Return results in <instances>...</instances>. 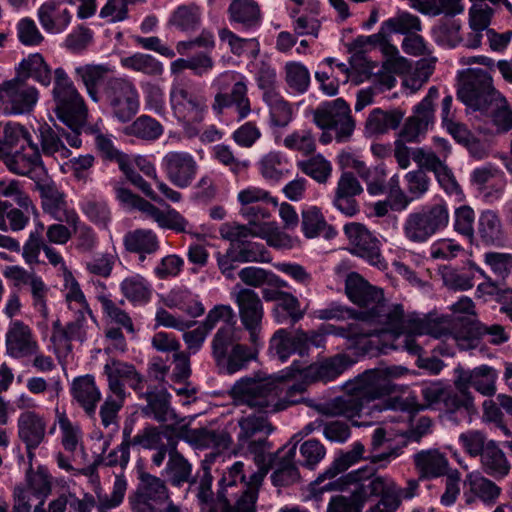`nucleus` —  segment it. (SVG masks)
I'll list each match as a JSON object with an SVG mask.
<instances>
[{
	"label": "nucleus",
	"mask_w": 512,
	"mask_h": 512,
	"mask_svg": "<svg viewBox=\"0 0 512 512\" xmlns=\"http://www.w3.org/2000/svg\"><path fill=\"white\" fill-rule=\"evenodd\" d=\"M232 296L240 322L249 333L250 345L239 343L234 324H225L216 331L211 341V354L218 372L224 375L246 369L250 362L257 360L262 345L260 332L264 307L258 293L236 285Z\"/></svg>",
	"instance_id": "1"
},
{
	"label": "nucleus",
	"mask_w": 512,
	"mask_h": 512,
	"mask_svg": "<svg viewBox=\"0 0 512 512\" xmlns=\"http://www.w3.org/2000/svg\"><path fill=\"white\" fill-rule=\"evenodd\" d=\"M345 292L354 304L365 309L356 313V316L361 320H367L372 328H381L379 333L382 336L389 334L392 337L405 329L418 333H431L435 336H440L443 332L442 326L431 320V315L405 316L402 305L387 304L382 289L369 284L357 273L347 276Z\"/></svg>",
	"instance_id": "2"
},
{
	"label": "nucleus",
	"mask_w": 512,
	"mask_h": 512,
	"mask_svg": "<svg viewBox=\"0 0 512 512\" xmlns=\"http://www.w3.org/2000/svg\"><path fill=\"white\" fill-rule=\"evenodd\" d=\"M407 369L401 366L369 369L356 377L352 393L336 397L320 408V413L328 417L353 419L372 411L381 412L383 407L372 404L376 399L390 395L394 391L391 380L401 376Z\"/></svg>",
	"instance_id": "3"
},
{
	"label": "nucleus",
	"mask_w": 512,
	"mask_h": 512,
	"mask_svg": "<svg viewBox=\"0 0 512 512\" xmlns=\"http://www.w3.org/2000/svg\"><path fill=\"white\" fill-rule=\"evenodd\" d=\"M244 464L235 462L218 483L216 503L208 512H256L257 491L249 489Z\"/></svg>",
	"instance_id": "4"
},
{
	"label": "nucleus",
	"mask_w": 512,
	"mask_h": 512,
	"mask_svg": "<svg viewBox=\"0 0 512 512\" xmlns=\"http://www.w3.org/2000/svg\"><path fill=\"white\" fill-rule=\"evenodd\" d=\"M170 105L174 116L180 121L190 137L198 134L199 125L207 113V100L190 84L177 82L170 90Z\"/></svg>",
	"instance_id": "5"
},
{
	"label": "nucleus",
	"mask_w": 512,
	"mask_h": 512,
	"mask_svg": "<svg viewBox=\"0 0 512 512\" xmlns=\"http://www.w3.org/2000/svg\"><path fill=\"white\" fill-rule=\"evenodd\" d=\"M449 211L445 203H436L408 214L403 232L412 243H425L449 224Z\"/></svg>",
	"instance_id": "6"
},
{
	"label": "nucleus",
	"mask_w": 512,
	"mask_h": 512,
	"mask_svg": "<svg viewBox=\"0 0 512 512\" xmlns=\"http://www.w3.org/2000/svg\"><path fill=\"white\" fill-rule=\"evenodd\" d=\"M238 425L240 428L237 436L239 453L260 458L273 447L268 437L274 431V427L264 413L243 416L238 420Z\"/></svg>",
	"instance_id": "7"
},
{
	"label": "nucleus",
	"mask_w": 512,
	"mask_h": 512,
	"mask_svg": "<svg viewBox=\"0 0 512 512\" xmlns=\"http://www.w3.org/2000/svg\"><path fill=\"white\" fill-rule=\"evenodd\" d=\"M102 100L121 123L129 122L139 110V95L135 86L123 78H110L102 89Z\"/></svg>",
	"instance_id": "8"
},
{
	"label": "nucleus",
	"mask_w": 512,
	"mask_h": 512,
	"mask_svg": "<svg viewBox=\"0 0 512 512\" xmlns=\"http://www.w3.org/2000/svg\"><path fill=\"white\" fill-rule=\"evenodd\" d=\"M458 99L473 110L485 111L500 98L492 84V78L484 70L471 71L457 91Z\"/></svg>",
	"instance_id": "9"
},
{
	"label": "nucleus",
	"mask_w": 512,
	"mask_h": 512,
	"mask_svg": "<svg viewBox=\"0 0 512 512\" xmlns=\"http://www.w3.org/2000/svg\"><path fill=\"white\" fill-rule=\"evenodd\" d=\"M313 115L318 127L335 131L338 142L348 140L354 131L355 122L350 107L342 98L324 102Z\"/></svg>",
	"instance_id": "10"
},
{
	"label": "nucleus",
	"mask_w": 512,
	"mask_h": 512,
	"mask_svg": "<svg viewBox=\"0 0 512 512\" xmlns=\"http://www.w3.org/2000/svg\"><path fill=\"white\" fill-rule=\"evenodd\" d=\"M292 437L275 452H266L267 466L273 470L270 479L276 487H286L300 479L296 457L297 441Z\"/></svg>",
	"instance_id": "11"
},
{
	"label": "nucleus",
	"mask_w": 512,
	"mask_h": 512,
	"mask_svg": "<svg viewBox=\"0 0 512 512\" xmlns=\"http://www.w3.org/2000/svg\"><path fill=\"white\" fill-rule=\"evenodd\" d=\"M232 394L235 399L251 408L276 410L278 388L270 380L241 379L233 385Z\"/></svg>",
	"instance_id": "12"
},
{
	"label": "nucleus",
	"mask_w": 512,
	"mask_h": 512,
	"mask_svg": "<svg viewBox=\"0 0 512 512\" xmlns=\"http://www.w3.org/2000/svg\"><path fill=\"white\" fill-rule=\"evenodd\" d=\"M431 320L439 323L442 326L443 332L440 336H435L431 333H418L414 331H410L408 329L403 330L402 332L395 333L391 338L392 342L390 345L383 344L380 350L383 353L387 352V349H403L407 351L409 354L417 356L418 357V365L421 368H425L430 370L433 374H438L441 369L443 368V361L438 358H422V352L423 348L421 344L418 342L417 336L422 335H431L434 338H441L442 336H445L448 333V329L445 325V321L439 318H432Z\"/></svg>",
	"instance_id": "13"
},
{
	"label": "nucleus",
	"mask_w": 512,
	"mask_h": 512,
	"mask_svg": "<svg viewBox=\"0 0 512 512\" xmlns=\"http://www.w3.org/2000/svg\"><path fill=\"white\" fill-rule=\"evenodd\" d=\"M0 100L8 114L28 113L38 101V91L18 75L0 87Z\"/></svg>",
	"instance_id": "14"
},
{
	"label": "nucleus",
	"mask_w": 512,
	"mask_h": 512,
	"mask_svg": "<svg viewBox=\"0 0 512 512\" xmlns=\"http://www.w3.org/2000/svg\"><path fill=\"white\" fill-rule=\"evenodd\" d=\"M103 369L107 377L109 390L119 400H125L126 398L125 384L137 393L144 388L145 379L132 364L110 359Z\"/></svg>",
	"instance_id": "15"
},
{
	"label": "nucleus",
	"mask_w": 512,
	"mask_h": 512,
	"mask_svg": "<svg viewBox=\"0 0 512 512\" xmlns=\"http://www.w3.org/2000/svg\"><path fill=\"white\" fill-rule=\"evenodd\" d=\"M344 231L351 245V252L367 260L371 265L383 269L386 267L380 252V242L372 233L360 223H349Z\"/></svg>",
	"instance_id": "16"
},
{
	"label": "nucleus",
	"mask_w": 512,
	"mask_h": 512,
	"mask_svg": "<svg viewBox=\"0 0 512 512\" xmlns=\"http://www.w3.org/2000/svg\"><path fill=\"white\" fill-rule=\"evenodd\" d=\"M353 364L351 358L344 354H338L331 357L319 365H309L294 361L292 365L285 371V374L279 378L285 380L292 378L296 373H303L304 378H311L312 381L322 380L330 381L342 374L347 368Z\"/></svg>",
	"instance_id": "17"
},
{
	"label": "nucleus",
	"mask_w": 512,
	"mask_h": 512,
	"mask_svg": "<svg viewBox=\"0 0 512 512\" xmlns=\"http://www.w3.org/2000/svg\"><path fill=\"white\" fill-rule=\"evenodd\" d=\"M438 89L429 88L427 95L414 107L413 115L407 118L401 132L406 142H416L434 123V101L438 98Z\"/></svg>",
	"instance_id": "18"
},
{
	"label": "nucleus",
	"mask_w": 512,
	"mask_h": 512,
	"mask_svg": "<svg viewBox=\"0 0 512 512\" xmlns=\"http://www.w3.org/2000/svg\"><path fill=\"white\" fill-rule=\"evenodd\" d=\"M35 188L40 193L43 210L55 220L66 222L70 226H75L79 222L77 213L67 209L64 194L58 190L47 174L35 183Z\"/></svg>",
	"instance_id": "19"
},
{
	"label": "nucleus",
	"mask_w": 512,
	"mask_h": 512,
	"mask_svg": "<svg viewBox=\"0 0 512 512\" xmlns=\"http://www.w3.org/2000/svg\"><path fill=\"white\" fill-rule=\"evenodd\" d=\"M162 168L173 185L187 188L195 179L198 166L190 153L171 151L163 157Z\"/></svg>",
	"instance_id": "20"
},
{
	"label": "nucleus",
	"mask_w": 512,
	"mask_h": 512,
	"mask_svg": "<svg viewBox=\"0 0 512 512\" xmlns=\"http://www.w3.org/2000/svg\"><path fill=\"white\" fill-rule=\"evenodd\" d=\"M455 387L469 390L473 387L477 392L485 396H492L496 393L497 371L488 365H481L474 369H455Z\"/></svg>",
	"instance_id": "21"
},
{
	"label": "nucleus",
	"mask_w": 512,
	"mask_h": 512,
	"mask_svg": "<svg viewBox=\"0 0 512 512\" xmlns=\"http://www.w3.org/2000/svg\"><path fill=\"white\" fill-rule=\"evenodd\" d=\"M139 484L135 495L130 499L133 512H143L144 509H150L169 496L168 489L164 480L146 472L139 475Z\"/></svg>",
	"instance_id": "22"
},
{
	"label": "nucleus",
	"mask_w": 512,
	"mask_h": 512,
	"mask_svg": "<svg viewBox=\"0 0 512 512\" xmlns=\"http://www.w3.org/2000/svg\"><path fill=\"white\" fill-rule=\"evenodd\" d=\"M54 77L53 97L56 103L55 111L63 110L65 113H71V110H75L76 113H83L85 102L65 70L57 68L54 71Z\"/></svg>",
	"instance_id": "23"
},
{
	"label": "nucleus",
	"mask_w": 512,
	"mask_h": 512,
	"mask_svg": "<svg viewBox=\"0 0 512 512\" xmlns=\"http://www.w3.org/2000/svg\"><path fill=\"white\" fill-rule=\"evenodd\" d=\"M34 150L31 155H26L21 151L15 153H6L1 156L6 167L13 173L28 176L36 183L41 180L47 172L40 160V154L37 145L29 143Z\"/></svg>",
	"instance_id": "24"
},
{
	"label": "nucleus",
	"mask_w": 512,
	"mask_h": 512,
	"mask_svg": "<svg viewBox=\"0 0 512 512\" xmlns=\"http://www.w3.org/2000/svg\"><path fill=\"white\" fill-rule=\"evenodd\" d=\"M46 426L44 418L33 411H26L19 415L18 436L26 446L29 459L33 458V451L44 441Z\"/></svg>",
	"instance_id": "25"
},
{
	"label": "nucleus",
	"mask_w": 512,
	"mask_h": 512,
	"mask_svg": "<svg viewBox=\"0 0 512 512\" xmlns=\"http://www.w3.org/2000/svg\"><path fill=\"white\" fill-rule=\"evenodd\" d=\"M138 395L147 402L141 407L142 415L159 423L176 419V413L170 406V394L164 388L148 386L146 391L141 390Z\"/></svg>",
	"instance_id": "26"
},
{
	"label": "nucleus",
	"mask_w": 512,
	"mask_h": 512,
	"mask_svg": "<svg viewBox=\"0 0 512 512\" xmlns=\"http://www.w3.org/2000/svg\"><path fill=\"white\" fill-rule=\"evenodd\" d=\"M247 85L243 81L235 82L230 93H217L212 104L213 111L221 115L224 109L235 107L238 120L241 121L251 113V103L247 95Z\"/></svg>",
	"instance_id": "27"
},
{
	"label": "nucleus",
	"mask_w": 512,
	"mask_h": 512,
	"mask_svg": "<svg viewBox=\"0 0 512 512\" xmlns=\"http://www.w3.org/2000/svg\"><path fill=\"white\" fill-rule=\"evenodd\" d=\"M304 340L302 330L292 333L284 328L278 329L269 341V353L281 362H286L292 354L304 357L302 346Z\"/></svg>",
	"instance_id": "28"
},
{
	"label": "nucleus",
	"mask_w": 512,
	"mask_h": 512,
	"mask_svg": "<svg viewBox=\"0 0 512 512\" xmlns=\"http://www.w3.org/2000/svg\"><path fill=\"white\" fill-rule=\"evenodd\" d=\"M110 72L109 66L103 64H85L75 68L76 79L83 83L95 103L102 100V89L110 79Z\"/></svg>",
	"instance_id": "29"
},
{
	"label": "nucleus",
	"mask_w": 512,
	"mask_h": 512,
	"mask_svg": "<svg viewBox=\"0 0 512 512\" xmlns=\"http://www.w3.org/2000/svg\"><path fill=\"white\" fill-rule=\"evenodd\" d=\"M181 436L197 448H214L218 452L229 447L232 442L230 434L224 429H209L206 427L189 429L183 427Z\"/></svg>",
	"instance_id": "30"
},
{
	"label": "nucleus",
	"mask_w": 512,
	"mask_h": 512,
	"mask_svg": "<svg viewBox=\"0 0 512 512\" xmlns=\"http://www.w3.org/2000/svg\"><path fill=\"white\" fill-rule=\"evenodd\" d=\"M6 348L10 356L22 358L35 354L37 343L27 325L21 321H14L6 333Z\"/></svg>",
	"instance_id": "31"
},
{
	"label": "nucleus",
	"mask_w": 512,
	"mask_h": 512,
	"mask_svg": "<svg viewBox=\"0 0 512 512\" xmlns=\"http://www.w3.org/2000/svg\"><path fill=\"white\" fill-rule=\"evenodd\" d=\"M73 400L85 411L89 417H94L98 402L101 400V392L92 375L76 377L71 384Z\"/></svg>",
	"instance_id": "32"
},
{
	"label": "nucleus",
	"mask_w": 512,
	"mask_h": 512,
	"mask_svg": "<svg viewBox=\"0 0 512 512\" xmlns=\"http://www.w3.org/2000/svg\"><path fill=\"white\" fill-rule=\"evenodd\" d=\"M413 461L419 479L438 478L448 473V460L438 449L421 450L414 454Z\"/></svg>",
	"instance_id": "33"
},
{
	"label": "nucleus",
	"mask_w": 512,
	"mask_h": 512,
	"mask_svg": "<svg viewBox=\"0 0 512 512\" xmlns=\"http://www.w3.org/2000/svg\"><path fill=\"white\" fill-rule=\"evenodd\" d=\"M38 19L43 29L52 34L62 33L70 24L71 14L56 1L43 3L38 9Z\"/></svg>",
	"instance_id": "34"
},
{
	"label": "nucleus",
	"mask_w": 512,
	"mask_h": 512,
	"mask_svg": "<svg viewBox=\"0 0 512 512\" xmlns=\"http://www.w3.org/2000/svg\"><path fill=\"white\" fill-rule=\"evenodd\" d=\"M327 335H336L351 340L355 345L365 343L367 338H381V328H372L367 320H361L355 315V320L345 326L325 325Z\"/></svg>",
	"instance_id": "35"
},
{
	"label": "nucleus",
	"mask_w": 512,
	"mask_h": 512,
	"mask_svg": "<svg viewBox=\"0 0 512 512\" xmlns=\"http://www.w3.org/2000/svg\"><path fill=\"white\" fill-rule=\"evenodd\" d=\"M405 112L401 109L384 111L375 108L369 114L365 122V133L368 136L384 134L390 129L395 130L401 124Z\"/></svg>",
	"instance_id": "36"
},
{
	"label": "nucleus",
	"mask_w": 512,
	"mask_h": 512,
	"mask_svg": "<svg viewBox=\"0 0 512 512\" xmlns=\"http://www.w3.org/2000/svg\"><path fill=\"white\" fill-rule=\"evenodd\" d=\"M481 467L484 473L495 480H501L506 477L511 469L505 453L493 440L488 441L486 444V449L481 456Z\"/></svg>",
	"instance_id": "37"
},
{
	"label": "nucleus",
	"mask_w": 512,
	"mask_h": 512,
	"mask_svg": "<svg viewBox=\"0 0 512 512\" xmlns=\"http://www.w3.org/2000/svg\"><path fill=\"white\" fill-rule=\"evenodd\" d=\"M165 475L172 486L180 487L184 483L196 484L192 477V465L172 445L169 450V459L165 468Z\"/></svg>",
	"instance_id": "38"
},
{
	"label": "nucleus",
	"mask_w": 512,
	"mask_h": 512,
	"mask_svg": "<svg viewBox=\"0 0 512 512\" xmlns=\"http://www.w3.org/2000/svg\"><path fill=\"white\" fill-rule=\"evenodd\" d=\"M58 118L70 129V132L61 128V136L64 137L71 147L79 148L82 144L80 134L82 131L89 133V125H86L87 107L84 105L83 113H76L71 110V113H65L63 110L55 111Z\"/></svg>",
	"instance_id": "39"
},
{
	"label": "nucleus",
	"mask_w": 512,
	"mask_h": 512,
	"mask_svg": "<svg viewBox=\"0 0 512 512\" xmlns=\"http://www.w3.org/2000/svg\"><path fill=\"white\" fill-rule=\"evenodd\" d=\"M302 231L307 238H315L324 233L326 238L335 236L334 228L327 224L322 212L316 206L302 210Z\"/></svg>",
	"instance_id": "40"
},
{
	"label": "nucleus",
	"mask_w": 512,
	"mask_h": 512,
	"mask_svg": "<svg viewBox=\"0 0 512 512\" xmlns=\"http://www.w3.org/2000/svg\"><path fill=\"white\" fill-rule=\"evenodd\" d=\"M457 390L447 389L444 394L443 402L440 407L445 413L449 414L450 419L457 413L468 416L474 411L473 397L469 390L456 387Z\"/></svg>",
	"instance_id": "41"
},
{
	"label": "nucleus",
	"mask_w": 512,
	"mask_h": 512,
	"mask_svg": "<svg viewBox=\"0 0 512 512\" xmlns=\"http://www.w3.org/2000/svg\"><path fill=\"white\" fill-rule=\"evenodd\" d=\"M231 22L239 23L244 29L259 25L260 9L252 0H233L228 8Z\"/></svg>",
	"instance_id": "42"
},
{
	"label": "nucleus",
	"mask_w": 512,
	"mask_h": 512,
	"mask_svg": "<svg viewBox=\"0 0 512 512\" xmlns=\"http://www.w3.org/2000/svg\"><path fill=\"white\" fill-rule=\"evenodd\" d=\"M124 247L132 253L152 254L159 248L157 236L151 230L136 229L125 234Z\"/></svg>",
	"instance_id": "43"
},
{
	"label": "nucleus",
	"mask_w": 512,
	"mask_h": 512,
	"mask_svg": "<svg viewBox=\"0 0 512 512\" xmlns=\"http://www.w3.org/2000/svg\"><path fill=\"white\" fill-rule=\"evenodd\" d=\"M364 445L361 442H355L350 451L341 453L331 465L317 477L316 482L321 483L326 479H333L338 474L343 473L353 464L363 458Z\"/></svg>",
	"instance_id": "44"
},
{
	"label": "nucleus",
	"mask_w": 512,
	"mask_h": 512,
	"mask_svg": "<svg viewBox=\"0 0 512 512\" xmlns=\"http://www.w3.org/2000/svg\"><path fill=\"white\" fill-rule=\"evenodd\" d=\"M168 24L183 32L197 30L201 24V11L194 3L178 6L171 14Z\"/></svg>",
	"instance_id": "45"
},
{
	"label": "nucleus",
	"mask_w": 512,
	"mask_h": 512,
	"mask_svg": "<svg viewBox=\"0 0 512 512\" xmlns=\"http://www.w3.org/2000/svg\"><path fill=\"white\" fill-rule=\"evenodd\" d=\"M354 168L359 177L366 183L370 195L377 196L386 192L387 174L384 166L367 167L363 162L355 161Z\"/></svg>",
	"instance_id": "46"
},
{
	"label": "nucleus",
	"mask_w": 512,
	"mask_h": 512,
	"mask_svg": "<svg viewBox=\"0 0 512 512\" xmlns=\"http://www.w3.org/2000/svg\"><path fill=\"white\" fill-rule=\"evenodd\" d=\"M273 316L277 323L283 324L287 321L295 325L305 315V310L301 308L300 301L290 292H286L279 303L273 308Z\"/></svg>",
	"instance_id": "47"
},
{
	"label": "nucleus",
	"mask_w": 512,
	"mask_h": 512,
	"mask_svg": "<svg viewBox=\"0 0 512 512\" xmlns=\"http://www.w3.org/2000/svg\"><path fill=\"white\" fill-rule=\"evenodd\" d=\"M22 79L33 78L44 86L51 83V69L46 64L41 54H31L28 58L23 59L20 63L19 74Z\"/></svg>",
	"instance_id": "48"
},
{
	"label": "nucleus",
	"mask_w": 512,
	"mask_h": 512,
	"mask_svg": "<svg viewBox=\"0 0 512 512\" xmlns=\"http://www.w3.org/2000/svg\"><path fill=\"white\" fill-rule=\"evenodd\" d=\"M164 132L162 124L148 115H141L125 128V134L136 138L155 141Z\"/></svg>",
	"instance_id": "49"
},
{
	"label": "nucleus",
	"mask_w": 512,
	"mask_h": 512,
	"mask_svg": "<svg viewBox=\"0 0 512 512\" xmlns=\"http://www.w3.org/2000/svg\"><path fill=\"white\" fill-rule=\"evenodd\" d=\"M477 292L482 295L495 296L500 303V312L504 313L512 322V289L507 288L503 281L481 282L477 286Z\"/></svg>",
	"instance_id": "50"
},
{
	"label": "nucleus",
	"mask_w": 512,
	"mask_h": 512,
	"mask_svg": "<svg viewBox=\"0 0 512 512\" xmlns=\"http://www.w3.org/2000/svg\"><path fill=\"white\" fill-rule=\"evenodd\" d=\"M39 136L43 154L55 156L58 154L62 158L70 155V150L65 147L61 140V128L56 126V130L44 123L39 126Z\"/></svg>",
	"instance_id": "51"
},
{
	"label": "nucleus",
	"mask_w": 512,
	"mask_h": 512,
	"mask_svg": "<svg viewBox=\"0 0 512 512\" xmlns=\"http://www.w3.org/2000/svg\"><path fill=\"white\" fill-rule=\"evenodd\" d=\"M478 233L485 244H500L503 240V230L498 215L491 210L481 213L478 221Z\"/></svg>",
	"instance_id": "52"
},
{
	"label": "nucleus",
	"mask_w": 512,
	"mask_h": 512,
	"mask_svg": "<svg viewBox=\"0 0 512 512\" xmlns=\"http://www.w3.org/2000/svg\"><path fill=\"white\" fill-rule=\"evenodd\" d=\"M89 134L95 136V146L100 156L108 161L116 162L123 166L129 156L118 150L113 143L111 135L103 134L97 126H89Z\"/></svg>",
	"instance_id": "53"
},
{
	"label": "nucleus",
	"mask_w": 512,
	"mask_h": 512,
	"mask_svg": "<svg viewBox=\"0 0 512 512\" xmlns=\"http://www.w3.org/2000/svg\"><path fill=\"white\" fill-rule=\"evenodd\" d=\"M263 101L269 107L270 122L273 126L285 127L289 124L292 119V107L279 92L268 94L263 97Z\"/></svg>",
	"instance_id": "54"
},
{
	"label": "nucleus",
	"mask_w": 512,
	"mask_h": 512,
	"mask_svg": "<svg viewBox=\"0 0 512 512\" xmlns=\"http://www.w3.org/2000/svg\"><path fill=\"white\" fill-rule=\"evenodd\" d=\"M120 288L123 295L133 303H146L151 297L149 282L138 274L125 278Z\"/></svg>",
	"instance_id": "55"
},
{
	"label": "nucleus",
	"mask_w": 512,
	"mask_h": 512,
	"mask_svg": "<svg viewBox=\"0 0 512 512\" xmlns=\"http://www.w3.org/2000/svg\"><path fill=\"white\" fill-rule=\"evenodd\" d=\"M384 28L388 29L390 34L399 33L406 36L421 31L422 25L418 16L409 12H400L384 21Z\"/></svg>",
	"instance_id": "56"
},
{
	"label": "nucleus",
	"mask_w": 512,
	"mask_h": 512,
	"mask_svg": "<svg viewBox=\"0 0 512 512\" xmlns=\"http://www.w3.org/2000/svg\"><path fill=\"white\" fill-rule=\"evenodd\" d=\"M121 64L125 68L152 76L160 75L163 71L162 64L149 54L135 53L122 58Z\"/></svg>",
	"instance_id": "57"
},
{
	"label": "nucleus",
	"mask_w": 512,
	"mask_h": 512,
	"mask_svg": "<svg viewBox=\"0 0 512 512\" xmlns=\"http://www.w3.org/2000/svg\"><path fill=\"white\" fill-rule=\"evenodd\" d=\"M221 41H226L234 55L241 56L250 49V56L256 58L260 52L259 42L255 38H241L227 28L219 31Z\"/></svg>",
	"instance_id": "58"
},
{
	"label": "nucleus",
	"mask_w": 512,
	"mask_h": 512,
	"mask_svg": "<svg viewBox=\"0 0 512 512\" xmlns=\"http://www.w3.org/2000/svg\"><path fill=\"white\" fill-rule=\"evenodd\" d=\"M241 263L265 262L268 260V252L261 243L243 240L230 244Z\"/></svg>",
	"instance_id": "59"
},
{
	"label": "nucleus",
	"mask_w": 512,
	"mask_h": 512,
	"mask_svg": "<svg viewBox=\"0 0 512 512\" xmlns=\"http://www.w3.org/2000/svg\"><path fill=\"white\" fill-rule=\"evenodd\" d=\"M285 80L295 92L303 94L310 85V73L306 66L299 62H289L285 65Z\"/></svg>",
	"instance_id": "60"
},
{
	"label": "nucleus",
	"mask_w": 512,
	"mask_h": 512,
	"mask_svg": "<svg viewBox=\"0 0 512 512\" xmlns=\"http://www.w3.org/2000/svg\"><path fill=\"white\" fill-rule=\"evenodd\" d=\"M303 173L318 183H326L332 172V166L322 155H316L306 161L298 162Z\"/></svg>",
	"instance_id": "61"
},
{
	"label": "nucleus",
	"mask_w": 512,
	"mask_h": 512,
	"mask_svg": "<svg viewBox=\"0 0 512 512\" xmlns=\"http://www.w3.org/2000/svg\"><path fill=\"white\" fill-rule=\"evenodd\" d=\"M6 218L9 221L10 229L13 231L22 230L29 221V217L21 209L11 208L9 202L0 200V230L7 231Z\"/></svg>",
	"instance_id": "62"
},
{
	"label": "nucleus",
	"mask_w": 512,
	"mask_h": 512,
	"mask_svg": "<svg viewBox=\"0 0 512 512\" xmlns=\"http://www.w3.org/2000/svg\"><path fill=\"white\" fill-rule=\"evenodd\" d=\"M85 312L83 310H79L75 320L69 322L65 329H60L55 334V342H71L73 340H78L83 342L86 339V331H85Z\"/></svg>",
	"instance_id": "63"
},
{
	"label": "nucleus",
	"mask_w": 512,
	"mask_h": 512,
	"mask_svg": "<svg viewBox=\"0 0 512 512\" xmlns=\"http://www.w3.org/2000/svg\"><path fill=\"white\" fill-rule=\"evenodd\" d=\"M302 460L299 464L303 467L314 469V467L324 458L326 449L317 439H308L300 446Z\"/></svg>",
	"instance_id": "64"
}]
</instances>
